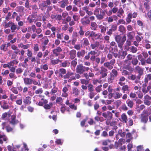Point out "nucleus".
Segmentation results:
<instances>
[{
  "label": "nucleus",
  "mask_w": 151,
  "mask_h": 151,
  "mask_svg": "<svg viewBox=\"0 0 151 151\" xmlns=\"http://www.w3.org/2000/svg\"><path fill=\"white\" fill-rule=\"evenodd\" d=\"M126 37L124 35L122 38L119 35L116 36L115 37V39L116 42H117L118 47L122 49L124 42L126 40Z\"/></svg>",
  "instance_id": "f257e3e1"
},
{
  "label": "nucleus",
  "mask_w": 151,
  "mask_h": 151,
  "mask_svg": "<svg viewBox=\"0 0 151 151\" xmlns=\"http://www.w3.org/2000/svg\"><path fill=\"white\" fill-rule=\"evenodd\" d=\"M89 69L88 67L84 66L82 64H80L77 66L76 71L77 73L81 74L85 71H88Z\"/></svg>",
  "instance_id": "f03ea898"
},
{
  "label": "nucleus",
  "mask_w": 151,
  "mask_h": 151,
  "mask_svg": "<svg viewBox=\"0 0 151 151\" xmlns=\"http://www.w3.org/2000/svg\"><path fill=\"white\" fill-rule=\"evenodd\" d=\"M135 70L136 72L138 74V75L137 76V79L140 80L141 76L144 74V68L139 66H137L135 67Z\"/></svg>",
  "instance_id": "7ed1b4c3"
},
{
  "label": "nucleus",
  "mask_w": 151,
  "mask_h": 151,
  "mask_svg": "<svg viewBox=\"0 0 151 151\" xmlns=\"http://www.w3.org/2000/svg\"><path fill=\"white\" fill-rule=\"evenodd\" d=\"M110 77L108 79V82H111L112 81L114 80V78L116 77L118 75V72L115 69H113L110 73Z\"/></svg>",
  "instance_id": "20e7f679"
},
{
  "label": "nucleus",
  "mask_w": 151,
  "mask_h": 151,
  "mask_svg": "<svg viewBox=\"0 0 151 151\" xmlns=\"http://www.w3.org/2000/svg\"><path fill=\"white\" fill-rule=\"evenodd\" d=\"M108 70L105 68L102 67L101 68L100 74L101 75L102 78H104L107 75Z\"/></svg>",
  "instance_id": "39448f33"
},
{
  "label": "nucleus",
  "mask_w": 151,
  "mask_h": 151,
  "mask_svg": "<svg viewBox=\"0 0 151 151\" xmlns=\"http://www.w3.org/2000/svg\"><path fill=\"white\" fill-rule=\"evenodd\" d=\"M144 104L150 106L151 104V102L150 101L149 96L148 95H146L144 97Z\"/></svg>",
  "instance_id": "423d86ee"
},
{
  "label": "nucleus",
  "mask_w": 151,
  "mask_h": 151,
  "mask_svg": "<svg viewBox=\"0 0 151 151\" xmlns=\"http://www.w3.org/2000/svg\"><path fill=\"white\" fill-rule=\"evenodd\" d=\"M11 120L10 121V123L12 125H15L18 123V121L15 119L16 116L14 115H12L11 116Z\"/></svg>",
  "instance_id": "0eeeda50"
},
{
  "label": "nucleus",
  "mask_w": 151,
  "mask_h": 151,
  "mask_svg": "<svg viewBox=\"0 0 151 151\" xmlns=\"http://www.w3.org/2000/svg\"><path fill=\"white\" fill-rule=\"evenodd\" d=\"M76 53V51L74 50H72L70 51L69 55L71 59H73L75 58Z\"/></svg>",
  "instance_id": "6e6552de"
},
{
  "label": "nucleus",
  "mask_w": 151,
  "mask_h": 151,
  "mask_svg": "<svg viewBox=\"0 0 151 151\" xmlns=\"http://www.w3.org/2000/svg\"><path fill=\"white\" fill-rule=\"evenodd\" d=\"M129 78L132 81L136 80L135 82L137 83H138L140 80H138L137 79V76H136L135 75L133 74L129 76Z\"/></svg>",
  "instance_id": "1a4fd4ad"
},
{
  "label": "nucleus",
  "mask_w": 151,
  "mask_h": 151,
  "mask_svg": "<svg viewBox=\"0 0 151 151\" xmlns=\"http://www.w3.org/2000/svg\"><path fill=\"white\" fill-rule=\"evenodd\" d=\"M24 83L26 85H31L32 83V79L29 78H26L24 79Z\"/></svg>",
  "instance_id": "9d476101"
},
{
  "label": "nucleus",
  "mask_w": 151,
  "mask_h": 151,
  "mask_svg": "<svg viewBox=\"0 0 151 151\" xmlns=\"http://www.w3.org/2000/svg\"><path fill=\"white\" fill-rule=\"evenodd\" d=\"M86 53L85 50H81L80 52H78L77 53V56L79 58H81V57H83Z\"/></svg>",
  "instance_id": "9b49d317"
},
{
  "label": "nucleus",
  "mask_w": 151,
  "mask_h": 151,
  "mask_svg": "<svg viewBox=\"0 0 151 151\" xmlns=\"http://www.w3.org/2000/svg\"><path fill=\"white\" fill-rule=\"evenodd\" d=\"M128 51L129 50L131 52L133 53H135L137 51V49L136 47L134 46H131L128 47V48L127 49Z\"/></svg>",
  "instance_id": "f8f14e48"
},
{
  "label": "nucleus",
  "mask_w": 151,
  "mask_h": 151,
  "mask_svg": "<svg viewBox=\"0 0 151 151\" xmlns=\"http://www.w3.org/2000/svg\"><path fill=\"white\" fill-rule=\"evenodd\" d=\"M141 116H142L141 117V121L145 123H146L148 120L147 116L142 115H141Z\"/></svg>",
  "instance_id": "ddd939ff"
},
{
  "label": "nucleus",
  "mask_w": 151,
  "mask_h": 151,
  "mask_svg": "<svg viewBox=\"0 0 151 151\" xmlns=\"http://www.w3.org/2000/svg\"><path fill=\"white\" fill-rule=\"evenodd\" d=\"M134 33L133 32H129L127 34V35L128 40H132L134 37Z\"/></svg>",
  "instance_id": "4468645a"
},
{
  "label": "nucleus",
  "mask_w": 151,
  "mask_h": 151,
  "mask_svg": "<svg viewBox=\"0 0 151 151\" xmlns=\"http://www.w3.org/2000/svg\"><path fill=\"white\" fill-rule=\"evenodd\" d=\"M128 88V86L126 85L122 87V90L123 91L124 93H128L129 92Z\"/></svg>",
  "instance_id": "2eb2a0df"
},
{
  "label": "nucleus",
  "mask_w": 151,
  "mask_h": 151,
  "mask_svg": "<svg viewBox=\"0 0 151 151\" xmlns=\"http://www.w3.org/2000/svg\"><path fill=\"white\" fill-rule=\"evenodd\" d=\"M137 13L136 12L132 14L131 13H129L128 15V19H130L132 18H135L137 16Z\"/></svg>",
  "instance_id": "dca6fc26"
},
{
  "label": "nucleus",
  "mask_w": 151,
  "mask_h": 151,
  "mask_svg": "<svg viewBox=\"0 0 151 151\" xmlns=\"http://www.w3.org/2000/svg\"><path fill=\"white\" fill-rule=\"evenodd\" d=\"M100 45L99 42H95L94 44H92L91 45V47L92 49H94L96 48V47L99 46Z\"/></svg>",
  "instance_id": "f3484780"
},
{
  "label": "nucleus",
  "mask_w": 151,
  "mask_h": 151,
  "mask_svg": "<svg viewBox=\"0 0 151 151\" xmlns=\"http://www.w3.org/2000/svg\"><path fill=\"white\" fill-rule=\"evenodd\" d=\"M145 79V83H147L148 81L151 80V74H148L146 76Z\"/></svg>",
  "instance_id": "a211bd4d"
},
{
  "label": "nucleus",
  "mask_w": 151,
  "mask_h": 151,
  "mask_svg": "<svg viewBox=\"0 0 151 151\" xmlns=\"http://www.w3.org/2000/svg\"><path fill=\"white\" fill-rule=\"evenodd\" d=\"M18 63V61L14 60L11 61L10 63H8L9 65V68H11V66H13L14 64H16Z\"/></svg>",
  "instance_id": "6ab92c4d"
},
{
  "label": "nucleus",
  "mask_w": 151,
  "mask_h": 151,
  "mask_svg": "<svg viewBox=\"0 0 151 151\" xmlns=\"http://www.w3.org/2000/svg\"><path fill=\"white\" fill-rule=\"evenodd\" d=\"M104 66L107 67L108 69L109 70H111L113 68V66H112V65L110 64L109 62L105 63L104 64Z\"/></svg>",
  "instance_id": "aec40b11"
},
{
  "label": "nucleus",
  "mask_w": 151,
  "mask_h": 151,
  "mask_svg": "<svg viewBox=\"0 0 151 151\" xmlns=\"http://www.w3.org/2000/svg\"><path fill=\"white\" fill-rule=\"evenodd\" d=\"M118 134L119 135L122 137H124L126 135V133L124 132H123L122 129L119 130Z\"/></svg>",
  "instance_id": "412c9836"
},
{
  "label": "nucleus",
  "mask_w": 151,
  "mask_h": 151,
  "mask_svg": "<svg viewBox=\"0 0 151 151\" xmlns=\"http://www.w3.org/2000/svg\"><path fill=\"white\" fill-rule=\"evenodd\" d=\"M126 102L128 105V106L130 108H131L133 106V102L132 101H131L130 100L128 99L127 100Z\"/></svg>",
  "instance_id": "4be33fe9"
},
{
  "label": "nucleus",
  "mask_w": 151,
  "mask_h": 151,
  "mask_svg": "<svg viewBox=\"0 0 151 151\" xmlns=\"http://www.w3.org/2000/svg\"><path fill=\"white\" fill-rule=\"evenodd\" d=\"M138 61L137 58H133L132 59L131 62L132 64L134 65H136L138 63Z\"/></svg>",
  "instance_id": "5701e85b"
},
{
  "label": "nucleus",
  "mask_w": 151,
  "mask_h": 151,
  "mask_svg": "<svg viewBox=\"0 0 151 151\" xmlns=\"http://www.w3.org/2000/svg\"><path fill=\"white\" fill-rule=\"evenodd\" d=\"M93 85L91 83L88 84L87 87L88 88V90L89 92L93 91H94V89L93 88Z\"/></svg>",
  "instance_id": "b1692460"
},
{
  "label": "nucleus",
  "mask_w": 151,
  "mask_h": 151,
  "mask_svg": "<svg viewBox=\"0 0 151 151\" xmlns=\"http://www.w3.org/2000/svg\"><path fill=\"white\" fill-rule=\"evenodd\" d=\"M121 117L122 120L126 123L128 120L126 115L124 114H123L122 115Z\"/></svg>",
  "instance_id": "393cba45"
},
{
  "label": "nucleus",
  "mask_w": 151,
  "mask_h": 151,
  "mask_svg": "<svg viewBox=\"0 0 151 151\" xmlns=\"http://www.w3.org/2000/svg\"><path fill=\"white\" fill-rule=\"evenodd\" d=\"M81 22L84 25H86L89 24L90 21L89 19H81Z\"/></svg>",
  "instance_id": "a878e982"
},
{
  "label": "nucleus",
  "mask_w": 151,
  "mask_h": 151,
  "mask_svg": "<svg viewBox=\"0 0 151 151\" xmlns=\"http://www.w3.org/2000/svg\"><path fill=\"white\" fill-rule=\"evenodd\" d=\"M70 64L69 62L68 61L66 60L65 62L62 63L61 66L63 67H65Z\"/></svg>",
  "instance_id": "bb28decb"
},
{
  "label": "nucleus",
  "mask_w": 151,
  "mask_h": 151,
  "mask_svg": "<svg viewBox=\"0 0 151 151\" xmlns=\"http://www.w3.org/2000/svg\"><path fill=\"white\" fill-rule=\"evenodd\" d=\"M111 142V141L109 139H107L106 140L103 141L102 142V145H103L106 146L108 145V143Z\"/></svg>",
  "instance_id": "cd10ccee"
},
{
  "label": "nucleus",
  "mask_w": 151,
  "mask_h": 151,
  "mask_svg": "<svg viewBox=\"0 0 151 151\" xmlns=\"http://www.w3.org/2000/svg\"><path fill=\"white\" fill-rule=\"evenodd\" d=\"M125 29L124 26L120 25L119 27V31L121 32L124 33L125 31Z\"/></svg>",
  "instance_id": "c85d7f7f"
},
{
  "label": "nucleus",
  "mask_w": 151,
  "mask_h": 151,
  "mask_svg": "<svg viewBox=\"0 0 151 151\" xmlns=\"http://www.w3.org/2000/svg\"><path fill=\"white\" fill-rule=\"evenodd\" d=\"M11 115V114L9 113H3L2 116L1 118L4 119L6 117H7V116L8 117L10 116Z\"/></svg>",
  "instance_id": "c756f323"
},
{
  "label": "nucleus",
  "mask_w": 151,
  "mask_h": 151,
  "mask_svg": "<svg viewBox=\"0 0 151 151\" xmlns=\"http://www.w3.org/2000/svg\"><path fill=\"white\" fill-rule=\"evenodd\" d=\"M77 59H75L74 60H73L71 62V65L73 66V67H75L77 64V62L76 61Z\"/></svg>",
  "instance_id": "7c9ffc66"
},
{
  "label": "nucleus",
  "mask_w": 151,
  "mask_h": 151,
  "mask_svg": "<svg viewBox=\"0 0 151 151\" xmlns=\"http://www.w3.org/2000/svg\"><path fill=\"white\" fill-rule=\"evenodd\" d=\"M43 92V91L42 89V88H40L37 90L35 91V93L36 94H41Z\"/></svg>",
  "instance_id": "2f4dec72"
},
{
  "label": "nucleus",
  "mask_w": 151,
  "mask_h": 151,
  "mask_svg": "<svg viewBox=\"0 0 151 151\" xmlns=\"http://www.w3.org/2000/svg\"><path fill=\"white\" fill-rule=\"evenodd\" d=\"M59 73L65 74L66 73V71L65 69L64 68H60L59 69Z\"/></svg>",
  "instance_id": "473e14b6"
},
{
  "label": "nucleus",
  "mask_w": 151,
  "mask_h": 151,
  "mask_svg": "<svg viewBox=\"0 0 151 151\" xmlns=\"http://www.w3.org/2000/svg\"><path fill=\"white\" fill-rule=\"evenodd\" d=\"M99 36L98 37H99V35L98 34H96L95 33L92 31L91 32V34L89 35L90 37H92L93 36H94L95 37H97Z\"/></svg>",
  "instance_id": "72a5a7b5"
},
{
  "label": "nucleus",
  "mask_w": 151,
  "mask_h": 151,
  "mask_svg": "<svg viewBox=\"0 0 151 151\" xmlns=\"http://www.w3.org/2000/svg\"><path fill=\"white\" fill-rule=\"evenodd\" d=\"M96 94V93L94 92L93 91L90 92L89 93V97L90 99H92L95 95Z\"/></svg>",
  "instance_id": "f704fd0d"
},
{
  "label": "nucleus",
  "mask_w": 151,
  "mask_h": 151,
  "mask_svg": "<svg viewBox=\"0 0 151 151\" xmlns=\"http://www.w3.org/2000/svg\"><path fill=\"white\" fill-rule=\"evenodd\" d=\"M127 54V52L126 51H124L122 52V54L121 55V59H124V58Z\"/></svg>",
  "instance_id": "c9c22d12"
},
{
  "label": "nucleus",
  "mask_w": 151,
  "mask_h": 151,
  "mask_svg": "<svg viewBox=\"0 0 151 151\" xmlns=\"http://www.w3.org/2000/svg\"><path fill=\"white\" fill-rule=\"evenodd\" d=\"M73 93H74L76 95H78V90L76 88H73Z\"/></svg>",
  "instance_id": "e433bc0d"
},
{
  "label": "nucleus",
  "mask_w": 151,
  "mask_h": 151,
  "mask_svg": "<svg viewBox=\"0 0 151 151\" xmlns=\"http://www.w3.org/2000/svg\"><path fill=\"white\" fill-rule=\"evenodd\" d=\"M115 96H114V98L115 99L119 98L122 96V94L118 93H115Z\"/></svg>",
  "instance_id": "4c0bfd02"
},
{
  "label": "nucleus",
  "mask_w": 151,
  "mask_h": 151,
  "mask_svg": "<svg viewBox=\"0 0 151 151\" xmlns=\"http://www.w3.org/2000/svg\"><path fill=\"white\" fill-rule=\"evenodd\" d=\"M7 46L6 45H3L0 47V49L4 51H6L7 49Z\"/></svg>",
  "instance_id": "58836bf2"
},
{
  "label": "nucleus",
  "mask_w": 151,
  "mask_h": 151,
  "mask_svg": "<svg viewBox=\"0 0 151 151\" xmlns=\"http://www.w3.org/2000/svg\"><path fill=\"white\" fill-rule=\"evenodd\" d=\"M40 68H42L44 70H46L48 69V66L47 64H45L43 65H41Z\"/></svg>",
  "instance_id": "ea45409f"
},
{
  "label": "nucleus",
  "mask_w": 151,
  "mask_h": 151,
  "mask_svg": "<svg viewBox=\"0 0 151 151\" xmlns=\"http://www.w3.org/2000/svg\"><path fill=\"white\" fill-rule=\"evenodd\" d=\"M83 45L85 46H87L89 45V42L87 39H85L83 40Z\"/></svg>",
  "instance_id": "a19ab883"
},
{
  "label": "nucleus",
  "mask_w": 151,
  "mask_h": 151,
  "mask_svg": "<svg viewBox=\"0 0 151 151\" xmlns=\"http://www.w3.org/2000/svg\"><path fill=\"white\" fill-rule=\"evenodd\" d=\"M101 136L104 137H108V135L106 131H104L102 133Z\"/></svg>",
  "instance_id": "79ce46f5"
},
{
  "label": "nucleus",
  "mask_w": 151,
  "mask_h": 151,
  "mask_svg": "<svg viewBox=\"0 0 151 151\" xmlns=\"http://www.w3.org/2000/svg\"><path fill=\"white\" fill-rule=\"evenodd\" d=\"M17 28V26L13 24L11 27V29L12 32H14V31Z\"/></svg>",
  "instance_id": "37998d69"
},
{
  "label": "nucleus",
  "mask_w": 151,
  "mask_h": 151,
  "mask_svg": "<svg viewBox=\"0 0 151 151\" xmlns=\"http://www.w3.org/2000/svg\"><path fill=\"white\" fill-rule=\"evenodd\" d=\"M141 115L142 116H147L149 115L148 111L147 110H144L141 114Z\"/></svg>",
  "instance_id": "c03bdc74"
},
{
  "label": "nucleus",
  "mask_w": 151,
  "mask_h": 151,
  "mask_svg": "<svg viewBox=\"0 0 151 151\" xmlns=\"http://www.w3.org/2000/svg\"><path fill=\"white\" fill-rule=\"evenodd\" d=\"M12 49L16 50V51L15 52L16 53H17L19 52L18 49H17V47L15 45H12Z\"/></svg>",
  "instance_id": "a18cd8bd"
},
{
  "label": "nucleus",
  "mask_w": 151,
  "mask_h": 151,
  "mask_svg": "<svg viewBox=\"0 0 151 151\" xmlns=\"http://www.w3.org/2000/svg\"><path fill=\"white\" fill-rule=\"evenodd\" d=\"M53 50L57 52H60L62 51L61 48L59 47H57L56 49H54Z\"/></svg>",
  "instance_id": "49530a36"
},
{
  "label": "nucleus",
  "mask_w": 151,
  "mask_h": 151,
  "mask_svg": "<svg viewBox=\"0 0 151 151\" xmlns=\"http://www.w3.org/2000/svg\"><path fill=\"white\" fill-rule=\"evenodd\" d=\"M122 73V75H127L129 74V72L126 70H123Z\"/></svg>",
  "instance_id": "de8ad7c7"
},
{
  "label": "nucleus",
  "mask_w": 151,
  "mask_h": 151,
  "mask_svg": "<svg viewBox=\"0 0 151 151\" xmlns=\"http://www.w3.org/2000/svg\"><path fill=\"white\" fill-rule=\"evenodd\" d=\"M133 147V145L132 144L129 143L127 145V148L128 151H129L131 150V149Z\"/></svg>",
  "instance_id": "09e8293b"
},
{
  "label": "nucleus",
  "mask_w": 151,
  "mask_h": 151,
  "mask_svg": "<svg viewBox=\"0 0 151 151\" xmlns=\"http://www.w3.org/2000/svg\"><path fill=\"white\" fill-rule=\"evenodd\" d=\"M12 23L11 22H9L8 23L6 24L5 25V27H8L11 26L12 24Z\"/></svg>",
  "instance_id": "8fccbe9b"
},
{
  "label": "nucleus",
  "mask_w": 151,
  "mask_h": 151,
  "mask_svg": "<svg viewBox=\"0 0 151 151\" xmlns=\"http://www.w3.org/2000/svg\"><path fill=\"white\" fill-rule=\"evenodd\" d=\"M87 120V119H85L82 121L81 123V125L83 127L85 125V123L86 122Z\"/></svg>",
  "instance_id": "3c124183"
},
{
  "label": "nucleus",
  "mask_w": 151,
  "mask_h": 151,
  "mask_svg": "<svg viewBox=\"0 0 151 151\" xmlns=\"http://www.w3.org/2000/svg\"><path fill=\"white\" fill-rule=\"evenodd\" d=\"M131 40L128 39L127 40L126 42L127 45L128 46H130L131 45Z\"/></svg>",
  "instance_id": "603ef678"
},
{
  "label": "nucleus",
  "mask_w": 151,
  "mask_h": 151,
  "mask_svg": "<svg viewBox=\"0 0 151 151\" xmlns=\"http://www.w3.org/2000/svg\"><path fill=\"white\" fill-rule=\"evenodd\" d=\"M144 6L147 9H149V6L147 2H145L144 4Z\"/></svg>",
  "instance_id": "864d4df0"
},
{
  "label": "nucleus",
  "mask_w": 151,
  "mask_h": 151,
  "mask_svg": "<svg viewBox=\"0 0 151 151\" xmlns=\"http://www.w3.org/2000/svg\"><path fill=\"white\" fill-rule=\"evenodd\" d=\"M140 61L141 62V64L142 65H145L146 61L145 59L143 58L142 60H141Z\"/></svg>",
  "instance_id": "5fc2aeb1"
},
{
  "label": "nucleus",
  "mask_w": 151,
  "mask_h": 151,
  "mask_svg": "<svg viewBox=\"0 0 151 151\" xmlns=\"http://www.w3.org/2000/svg\"><path fill=\"white\" fill-rule=\"evenodd\" d=\"M109 62L112 65V66H113L115 63V60L114 59H113Z\"/></svg>",
  "instance_id": "6e6d98bb"
},
{
  "label": "nucleus",
  "mask_w": 151,
  "mask_h": 151,
  "mask_svg": "<svg viewBox=\"0 0 151 151\" xmlns=\"http://www.w3.org/2000/svg\"><path fill=\"white\" fill-rule=\"evenodd\" d=\"M125 69L131 71H132L133 70V68L130 66L127 67H126Z\"/></svg>",
  "instance_id": "4d7b16f0"
},
{
  "label": "nucleus",
  "mask_w": 151,
  "mask_h": 151,
  "mask_svg": "<svg viewBox=\"0 0 151 151\" xmlns=\"http://www.w3.org/2000/svg\"><path fill=\"white\" fill-rule=\"evenodd\" d=\"M142 37H141L139 36H137L136 37V39L138 42H139L140 41L142 40Z\"/></svg>",
  "instance_id": "13d9d810"
},
{
  "label": "nucleus",
  "mask_w": 151,
  "mask_h": 151,
  "mask_svg": "<svg viewBox=\"0 0 151 151\" xmlns=\"http://www.w3.org/2000/svg\"><path fill=\"white\" fill-rule=\"evenodd\" d=\"M58 89L56 88H53L51 90L50 93H56Z\"/></svg>",
  "instance_id": "bf43d9fd"
},
{
  "label": "nucleus",
  "mask_w": 151,
  "mask_h": 151,
  "mask_svg": "<svg viewBox=\"0 0 151 151\" xmlns=\"http://www.w3.org/2000/svg\"><path fill=\"white\" fill-rule=\"evenodd\" d=\"M126 137L127 138H129V139H132V135L131 133H128L127 134Z\"/></svg>",
  "instance_id": "052dcab7"
},
{
  "label": "nucleus",
  "mask_w": 151,
  "mask_h": 151,
  "mask_svg": "<svg viewBox=\"0 0 151 151\" xmlns=\"http://www.w3.org/2000/svg\"><path fill=\"white\" fill-rule=\"evenodd\" d=\"M62 101V99L60 97H57L56 100V102L57 103L61 102Z\"/></svg>",
  "instance_id": "680f3d73"
},
{
  "label": "nucleus",
  "mask_w": 151,
  "mask_h": 151,
  "mask_svg": "<svg viewBox=\"0 0 151 151\" xmlns=\"http://www.w3.org/2000/svg\"><path fill=\"white\" fill-rule=\"evenodd\" d=\"M51 106L50 105L48 104H46L44 106V108L47 109H50L51 108Z\"/></svg>",
  "instance_id": "e2e57ef3"
},
{
  "label": "nucleus",
  "mask_w": 151,
  "mask_h": 151,
  "mask_svg": "<svg viewBox=\"0 0 151 151\" xmlns=\"http://www.w3.org/2000/svg\"><path fill=\"white\" fill-rule=\"evenodd\" d=\"M6 130L7 132H9L12 131V129L9 126H7L6 127Z\"/></svg>",
  "instance_id": "0e129e2a"
},
{
  "label": "nucleus",
  "mask_w": 151,
  "mask_h": 151,
  "mask_svg": "<svg viewBox=\"0 0 151 151\" xmlns=\"http://www.w3.org/2000/svg\"><path fill=\"white\" fill-rule=\"evenodd\" d=\"M107 5L105 3H101V7L103 9L105 8L106 7H107Z\"/></svg>",
  "instance_id": "69168bd1"
},
{
  "label": "nucleus",
  "mask_w": 151,
  "mask_h": 151,
  "mask_svg": "<svg viewBox=\"0 0 151 151\" xmlns=\"http://www.w3.org/2000/svg\"><path fill=\"white\" fill-rule=\"evenodd\" d=\"M8 105L6 103H4L2 108L4 109H7L8 108Z\"/></svg>",
  "instance_id": "338daca9"
},
{
  "label": "nucleus",
  "mask_w": 151,
  "mask_h": 151,
  "mask_svg": "<svg viewBox=\"0 0 151 151\" xmlns=\"http://www.w3.org/2000/svg\"><path fill=\"white\" fill-rule=\"evenodd\" d=\"M146 62L149 64H151V58H148L146 60Z\"/></svg>",
  "instance_id": "774afa93"
}]
</instances>
